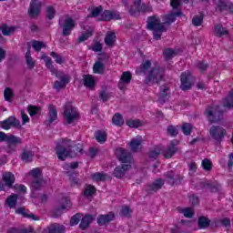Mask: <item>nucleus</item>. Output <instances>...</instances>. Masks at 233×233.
Masks as SVG:
<instances>
[{
	"instance_id": "nucleus-1",
	"label": "nucleus",
	"mask_w": 233,
	"mask_h": 233,
	"mask_svg": "<svg viewBox=\"0 0 233 233\" xmlns=\"http://www.w3.org/2000/svg\"><path fill=\"white\" fill-rule=\"evenodd\" d=\"M180 15L181 12H177L176 15H167L163 17L162 22L157 16H150L147 19V28L154 31L153 35L156 39H159L161 37V34L167 30V25H172V23L176 21V17Z\"/></svg>"
},
{
	"instance_id": "nucleus-2",
	"label": "nucleus",
	"mask_w": 233,
	"mask_h": 233,
	"mask_svg": "<svg viewBox=\"0 0 233 233\" xmlns=\"http://www.w3.org/2000/svg\"><path fill=\"white\" fill-rule=\"evenodd\" d=\"M71 147L72 142L68 139H63L58 141L56 146V156L58 159H60L61 161H65L66 157H76V156L83 154V145L78 144L77 148L73 147L74 151L70 152V150H72Z\"/></svg>"
},
{
	"instance_id": "nucleus-3",
	"label": "nucleus",
	"mask_w": 233,
	"mask_h": 233,
	"mask_svg": "<svg viewBox=\"0 0 233 233\" xmlns=\"http://www.w3.org/2000/svg\"><path fill=\"white\" fill-rule=\"evenodd\" d=\"M41 59H44L46 66L47 68H50L52 74L59 78V80L55 83V88L56 90H61V88H65V86H66V85L70 83V76L57 71V69H55L54 66H52V60L50 59V57L46 56V55H42Z\"/></svg>"
},
{
	"instance_id": "nucleus-4",
	"label": "nucleus",
	"mask_w": 233,
	"mask_h": 233,
	"mask_svg": "<svg viewBox=\"0 0 233 233\" xmlns=\"http://www.w3.org/2000/svg\"><path fill=\"white\" fill-rule=\"evenodd\" d=\"M101 12H103V7H96L91 15L92 17H96L97 21H110L112 19H119V15L110 12V11H105L102 15Z\"/></svg>"
},
{
	"instance_id": "nucleus-5",
	"label": "nucleus",
	"mask_w": 233,
	"mask_h": 233,
	"mask_svg": "<svg viewBox=\"0 0 233 233\" xmlns=\"http://www.w3.org/2000/svg\"><path fill=\"white\" fill-rule=\"evenodd\" d=\"M64 119L68 125H72V123H76L79 119V112L71 103L66 105Z\"/></svg>"
},
{
	"instance_id": "nucleus-6",
	"label": "nucleus",
	"mask_w": 233,
	"mask_h": 233,
	"mask_svg": "<svg viewBox=\"0 0 233 233\" xmlns=\"http://www.w3.org/2000/svg\"><path fill=\"white\" fill-rule=\"evenodd\" d=\"M164 74H165V69L157 66L151 68L147 77L146 78L147 85H154L156 83H159V81L163 79Z\"/></svg>"
},
{
	"instance_id": "nucleus-7",
	"label": "nucleus",
	"mask_w": 233,
	"mask_h": 233,
	"mask_svg": "<svg viewBox=\"0 0 233 233\" xmlns=\"http://www.w3.org/2000/svg\"><path fill=\"white\" fill-rule=\"evenodd\" d=\"M30 175L34 177L35 181L31 184L32 188L35 190H39L43 185H45V181H43V172L41 168L36 167L30 171Z\"/></svg>"
},
{
	"instance_id": "nucleus-8",
	"label": "nucleus",
	"mask_w": 233,
	"mask_h": 233,
	"mask_svg": "<svg viewBox=\"0 0 233 233\" xmlns=\"http://www.w3.org/2000/svg\"><path fill=\"white\" fill-rule=\"evenodd\" d=\"M180 81H181L180 87L183 90H189V88H192V86H194V83H196V79L194 78V76H192V75L188 71L181 75Z\"/></svg>"
},
{
	"instance_id": "nucleus-9",
	"label": "nucleus",
	"mask_w": 233,
	"mask_h": 233,
	"mask_svg": "<svg viewBox=\"0 0 233 233\" xmlns=\"http://www.w3.org/2000/svg\"><path fill=\"white\" fill-rule=\"evenodd\" d=\"M60 26L62 28L63 35H70V34H72V30H74L76 26V21L67 17L64 21H60Z\"/></svg>"
},
{
	"instance_id": "nucleus-10",
	"label": "nucleus",
	"mask_w": 233,
	"mask_h": 233,
	"mask_svg": "<svg viewBox=\"0 0 233 233\" xmlns=\"http://www.w3.org/2000/svg\"><path fill=\"white\" fill-rule=\"evenodd\" d=\"M134 5L129 10L132 15H136V14H139L141 12H150L152 7L147 6L145 4H141V0H134Z\"/></svg>"
},
{
	"instance_id": "nucleus-11",
	"label": "nucleus",
	"mask_w": 233,
	"mask_h": 233,
	"mask_svg": "<svg viewBox=\"0 0 233 233\" xmlns=\"http://www.w3.org/2000/svg\"><path fill=\"white\" fill-rule=\"evenodd\" d=\"M12 127H21L19 120L14 116H9L7 119L0 122V128H3V130H10Z\"/></svg>"
},
{
	"instance_id": "nucleus-12",
	"label": "nucleus",
	"mask_w": 233,
	"mask_h": 233,
	"mask_svg": "<svg viewBox=\"0 0 233 233\" xmlns=\"http://www.w3.org/2000/svg\"><path fill=\"white\" fill-rule=\"evenodd\" d=\"M3 181L5 184L0 182V190H5V187H12L15 182V177L10 172L3 174Z\"/></svg>"
},
{
	"instance_id": "nucleus-13",
	"label": "nucleus",
	"mask_w": 233,
	"mask_h": 233,
	"mask_svg": "<svg viewBox=\"0 0 233 233\" xmlns=\"http://www.w3.org/2000/svg\"><path fill=\"white\" fill-rule=\"evenodd\" d=\"M41 12V1L32 0L28 9V14L30 17H37Z\"/></svg>"
},
{
	"instance_id": "nucleus-14",
	"label": "nucleus",
	"mask_w": 233,
	"mask_h": 233,
	"mask_svg": "<svg viewBox=\"0 0 233 233\" xmlns=\"http://www.w3.org/2000/svg\"><path fill=\"white\" fill-rule=\"evenodd\" d=\"M206 116L211 123H216V121H218L219 118H218L219 116H221V113H219V107H209L206 110Z\"/></svg>"
},
{
	"instance_id": "nucleus-15",
	"label": "nucleus",
	"mask_w": 233,
	"mask_h": 233,
	"mask_svg": "<svg viewBox=\"0 0 233 233\" xmlns=\"http://www.w3.org/2000/svg\"><path fill=\"white\" fill-rule=\"evenodd\" d=\"M116 156L122 163H132V157L127 153V150L119 147L116 150Z\"/></svg>"
},
{
	"instance_id": "nucleus-16",
	"label": "nucleus",
	"mask_w": 233,
	"mask_h": 233,
	"mask_svg": "<svg viewBox=\"0 0 233 233\" xmlns=\"http://www.w3.org/2000/svg\"><path fill=\"white\" fill-rule=\"evenodd\" d=\"M131 79H132V75L130 74V72H124L118 83V88L120 90H125V88L127 87V85L130 83Z\"/></svg>"
},
{
	"instance_id": "nucleus-17",
	"label": "nucleus",
	"mask_w": 233,
	"mask_h": 233,
	"mask_svg": "<svg viewBox=\"0 0 233 233\" xmlns=\"http://www.w3.org/2000/svg\"><path fill=\"white\" fill-rule=\"evenodd\" d=\"M209 134L214 137V139H219L225 136L226 131L219 127H212L209 130Z\"/></svg>"
},
{
	"instance_id": "nucleus-18",
	"label": "nucleus",
	"mask_w": 233,
	"mask_h": 233,
	"mask_svg": "<svg viewBox=\"0 0 233 233\" xmlns=\"http://www.w3.org/2000/svg\"><path fill=\"white\" fill-rule=\"evenodd\" d=\"M114 213L110 212L106 215H100L97 217V223L100 226L106 225V223H110V221H114Z\"/></svg>"
},
{
	"instance_id": "nucleus-19",
	"label": "nucleus",
	"mask_w": 233,
	"mask_h": 233,
	"mask_svg": "<svg viewBox=\"0 0 233 233\" xmlns=\"http://www.w3.org/2000/svg\"><path fill=\"white\" fill-rule=\"evenodd\" d=\"M141 145H143V137H137L131 140L129 147L132 152H137L141 148Z\"/></svg>"
},
{
	"instance_id": "nucleus-20",
	"label": "nucleus",
	"mask_w": 233,
	"mask_h": 233,
	"mask_svg": "<svg viewBox=\"0 0 233 233\" xmlns=\"http://www.w3.org/2000/svg\"><path fill=\"white\" fill-rule=\"evenodd\" d=\"M130 165L124 164L122 167H117L115 169L114 176L115 177H123L127 170H130Z\"/></svg>"
},
{
	"instance_id": "nucleus-21",
	"label": "nucleus",
	"mask_w": 233,
	"mask_h": 233,
	"mask_svg": "<svg viewBox=\"0 0 233 233\" xmlns=\"http://www.w3.org/2000/svg\"><path fill=\"white\" fill-rule=\"evenodd\" d=\"M61 206L58 208L59 212H65L66 210H70L72 208V202L70 201V198L67 197H64L60 200Z\"/></svg>"
},
{
	"instance_id": "nucleus-22",
	"label": "nucleus",
	"mask_w": 233,
	"mask_h": 233,
	"mask_svg": "<svg viewBox=\"0 0 233 233\" xmlns=\"http://www.w3.org/2000/svg\"><path fill=\"white\" fill-rule=\"evenodd\" d=\"M84 85L86 88L94 90V86H96V78H94L92 75L84 76Z\"/></svg>"
},
{
	"instance_id": "nucleus-23",
	"label": "nucleus",
	"mask_w": 233,
	"mask_h": 233,
	"mask_svg": "<svg viewBox=\"0 0 233 233\" xmlns=\"http://www.w3.org/2000/svg\"><path fill=\"white\" fill-rule=\"evenodd\" d=\"M93 71L94 74H103V72H105V62L101 58H98L95 63Z\"/></svg>"
},
{
	"instance_id": "nucleus-24",
	"label": "nucleus",
	"mask_w": 233,
	"mask_h": 233,
	"mask_svg": "<svg viewBox=\"0 0 233 233\" xmlns=\"http://www.w3.org/2000/svg\"><path fill=\"white\" fill-rule=\"evenodd\" d=\"M148 68H150V62L148 60H145L136 70V72L137 76H143V74H147Z\"/></svg>"
},
{
	"instance_id": "nucleus-25",
	"label": "nucleus",
	"mask_w": 233,
	"mask_h": 233,
	"mask_svg": "<svg viewBox=\"0 0 233 233\" xmlns=\"http://www.w3.org/2000/svg\"><path fill=\"white\" fill-rule=\"evenodd\" d=\"M175 145L176 144H174V142H171V146L163 152L164 157H166L167 159H170V157H172V156L176 154L177 148H176Z\"/></svg>"
},
{
	"instance_id": "nucleus-26",
	"label": "nucleus",
	"mask_w": 233,
	"mask_h": 233,
	"mask_svg": "<svg viewBox=\"0 0 233 233\" xmlns=\"http://www.w3.org/2000/svg\"><path fill=\"white\" fill-rule=\"evenodd\" d=\"M105 43L107 46H112L116 43V33L109 31L105 37Z\"/></svg>"
},
{
	"instance_id": "nucleus-27",
	"label": "nucleus",
	"mask_w": 233,
	"mask_h": 233,
	"mask_svg": "<svg viewBox=\"0 0 233 233\" xmlns=\"http://www.w3.org/2000/svg\"><path fill=\"white\" fill-rule=\"evenodd\" d=\"M92 221H94V218L90 215H86L82 218V221L80 223V228H82V230H85V228H88V227L90 226V223H92Z\"/></svg>"
},
{
	"instance_id": "nucleus-28",
	"label": "nucleus",
	"mask_w": 233,
	"mask_h": 233,
	"mask_svg": "<svg viewBox=\"0 0 233 233\" xmlns=\"http://www.w3.org/2000/svg\"><path fill=\"white\" fill-rule=\"evenodd\" d=\"M217 5L219 10H228V12L233 14V4H227L225 0H219Z\"/></svg>"
},
{
	"instance_id": "nucleus-29",
	"label": "nucleus",
	"mask_w": 233,
	"mask_h": 233,
	"mask_svg": "<svg viewBox=\"0 0 233 233\" xmlns=\"http://www.w3.org/2000/svg\"><path fill=\"white\" fill-rule=\"evenodd\" d=\"M57 119V109H56V106H49V115L47 116L48 123H54Z\"/></svg>"
},
{
	"instance_id": "nucleus-30",
	"label": "nucleus",
	"mask_w": 233,
	"mask_h": 233,
	"mask_svg": "<svg viewBox=\"0 0 233 233\" xmlns=\"http://www.w3.org/2000/svg\"><path fill=\"white\" fill-rule=\"evenodd\" d=\"M30 46H32L35 52H39L42 48H45L46 45L43 42L33 40L28 45V52H30Z\"/></svg>"
},
{
	"instance_id": "nucleus-31",
	"label": "nucleus",
	"mask_w": 233,
	"mask_h": 233,
	"mask_svg": "<svg viewBox=\"0 0 233 233\" xmlns=\"http://www.w3.org/2000/svg\"><path fill=\"white\" fill-rule=\"evenodd\" d=\"M85 30H86V33L82 34L78 38L79 43H83L84 41H86V39H88V37L92 35V32H94V29L88 25L85 27Z\"/></svg>"
},
{
	"instance_id": "nucleus-32",
	"label": "nucleus",
	"mask_w": 233,
	"mask_h": 233,
	"mask_svg": "<svg viewBox=\"0 0 233 233\" xmlns=\"http://www.w3.org/2000/svg\"><path fill=\"white\" fill-rule=\"evenodd\" d=\"M1 31L4 35H12L15 32V26L3 25Z\"/></svg>"
},
{
	"instance_id": "nucleus-33",
	"label": "nucleus",
	"mask_w": 233,
	"mask_h": 233,
	"mask_svg": "<svg viewBox=\"0 0 233 233\" xmlns=\"http://www.w3.org/2000/svg\"><path fill=\"white\" fill-rule=\"evenodd\" d=\"M4 97L5 101L12 103V101H14V89L11 87H5L4 90Z\"/></svg>"
},
{
	"instance_id": "nucleus-34",
	"label": "nucleus",
	"mask_w": 233,
	"mask_h": 233,
	"mask_svg": "<svg viewBox=\"0 0 233 233\" xmlns=\"http://www.w3.org/2000/svg\"><path fill=\"white\" fill-rule=\"evenodd\" d=\"M15 213L23 216L24 218H29L31 219H34L35 221H37L35 216L28 214V210H26L25 208H18L15 210Z\"/></svg>"
},
{
	"instance_id": "nucleus-35",
	"label": "nucleus",
	"mask_w": 233,
	"mask_h": 233,
	"mask_svg": "<svg viewBox=\"0 0 233 233\" xmlns=\"http://www.w3.org/2000/svg\"><path fill=\"white\" fill-rule=\"evenodd\" d=\"M170 94V88L168 86H160V98L162 101H167L168 99V95Z\"/></svg>"
},
{
	"instance_id": "nucleus-36",
	"label": "nucleus",
	"mask_w": 233,
	"mask_h": 233,
	"mask_svg": "<svg viewBox=\"0 0 233 233\" xmlns=\"http://www.w3.org/2000/svg\"><path fill=\"white\" fill-rule=\"evenodd\" d=\"M6 205L8 206L9 208H15V205H17V195L13 194L9 196L6 198Z\"/></svg>"
},
{
	"instance_id": "nucleus-37",
	"label": "nucleus",
	"mask_w": 233,
	"mask_h": 233,
	"mask_svg": "<svg viewBox=\"0 0 233 233\" xmlns=\"http://www.w3.org/2000/svg\"><path fill=\"white\" fill-rule=\"evenodd\" d=\"M5 142L10 146H15V145H20L21 143V138L15 137V136H7L6 135V138H5Z\"/></svg>"
},
{
	"instance_id": "nucleus-38",
	"label": "nucleus",
	"mask_w": 233,
	"mask_h": 233,
	"mask_svg": "<svg viewBox=\"0 0 233 233\" xmlns=\"http://www.w3.org/2000/svg\"><path fill=\"white\" fill-rule=\"evenodd\" d=\"M95 137L98 143H105V141H106V133L105 131L98 130L95 133Z\"/></svg>"
},
{
	"instance_id": "nucleus-39",
	"label": "nucleus",
	"mask_w": 233,
	"mask_h": 233,
	"mask_svg": "<svg viewBox=\"0 0 233 233\" xmlns=\"http://www.w3.org/2000/svg\"><path fill=\"white\" fill-rule=\"evenodd\" d=\"M176 56H177V50L176 49L168 48L164 51V57H166V59H172L176 57Z\"/></svg>"
},
{
	"instance_id": "nucleus-40",
	"label": "nucleus",
	"mask_w": 233,
	"mask_h": 233,
	"mask_svg": "<svg viewBox=\"0 0 233 233\" xmlns=\"http://www.w3.org/2000/svg\"><path fill=\"white\" fill-rule=\"evenodd\" d=\"M112 121L116 127H121L125 123V120L120 114H115Z\"/></svg>"
},
{
	"instance_id": "nucleus-41",
	"label": "nucleus",
	"mask_w": 233,
	"mask_h": 233,
	"mask_svg": "<svg viewBox=\"0 0 233 233\" xmlns=\"http://www.w3.org/2000/svg\"><path fill=\"white\" fill-rule=\"evenodd\" d=\"M162 150H163V147L156 146L150 151V154H149L150 157H153V158L157 157V156H159V154H161Z\"/></svg>"
},
{
	"instance_id": "nucleus-42",
	"label": "nucleus",
	"mask_w": 233,
	"mask_h": 233,
	"mask_svg": "<svg viewBox=\"0 0 233 233\" xmlns=\"http://www.w3.org/2000/svg\"><path fill=\"white\" fill-rule=\"evenodd\" d=\"M208 225H210V219H208L206 217H200L198 218V227L200 228H207V227H208Z\"/></svg>"
},
{
	"instance_id": "nucleus-43",
	"label": "nucleus",
	"mask_w": 233,
	"mask_h": 233,
	"mask_svg": "<svg viewBox=\"0 0 233 233\" xmlns=\"http://www.w3.org/2000/svg\"><path fill=\"white\" fill-rule=\"evenodd\" d=\"M214 34H216L218 36L227 35L228 31L225 29V27L218 25L214 28Z\"/></svg>"
},
{
	"instance_id": "nucleus-44",
	"label": "nucleus",
	"mask_w": 233,
	"mask_h": 233,
	"mask_svg": "<svg viewBox=\"0 0 233 233\" xmlns=\"http://www.w3.org/2000/svg\"><path fill=\"white\" fill-rule=\"evenodd\" d=\"M127 127H130V128H137L138 127H141V125H143V122L136 119H128L127 120Z\"/></svg>"
},
{
	"instance_id": "nucleus-45",
	"label": "nucleus",
	"mask_w": 233,
	"mask_h": 233,
	"mask_svg": "<svg viewBox=\"0 0 233 233\" xmlns=\"http://www.w3.org/2000/svg\"><path fill=\"white\" fill-rule=\"evenodd\" d=\"M29 116H34L41 114V107H37L35 106H29L28 108Z\"/></svg>"
},
{
	"instance_id": "nucleus-46",
	"label": "nucleus",
	"mask_w": 233,
	"mask_h": 233,
	"mask_svg": "<svg viewBox=\"0 0 233 233\" xmlns=\"http://www.w3.org/2000/svg\"><path fill=\"white\" fill-rule=\"evenodd\" d=\"M95 192H96V187H94V186L92 185H88V186H86L84 189V196L88 198L90 196H94Z\"/></svg>"
},
{
	"instance_id": "nucleus-47",
	"label": "nucleus",
	"mask_w": 233,
	"mask_h": 233,
	"mask_svg": "<svg viewBox=\"0 0 233 233\" xmlns=\"http://www.w3.org/2000/svg\"><path fill=\"white\" fill-rule=\"evenodd\" d=\"M107 177L108 176L103 173H95L94 175H92L93 181H105Z\"/></svg>"
},
{
	"instance_id": "nucleus-48",
	"label": "nucleus",
	"mask_w": 233,
	"mask_h": 233,
	"mask_svg": "<svg viewBox=\"0 0 233 233\" xmlns=\"http://www.w3.org/2000/svg\"><path fill=\"white\" fill-rule=\"evenodd\" d=\"M192 23L195 26H201V24L203 23V15L199 14L193 17Z\"/></svg>"
},
{
	"instance_id": "nucleus-49",
	"label": "nucleus",
	"mask_w": 233,
	"mask_h": 233,
	"mask_svg": "<svg viewBox=\"0 0 233 233\" xmlns=\"http://www.w3.org/2000/svg\"><path fill=\"white\" fill-rule=\"evenodd\" d=\"M25 61L27 63L28 68H34L35 62L34 61V59H32V56H30V51H27V53L25 54Z\"/></svg>"
},
{
	"instance_id": "nucleus-50",
	"label": "nucleus",
	"mask_w": 233,
	"mask_h": 233,
	"mask_svg": "<svg viewBox=\"0 0 233 233\" xmlns=\"http://www.w3.org/2000/svg\"><path fill=\"white\" fill-rule=\"evenodd\" d=\"M32 156L33 154L31 153V151H23L21 157L23 161L28 163V161H32Z\"/></svg>"
},
{
	"instance_id": "nucleus-51",
	"label": "nucleus",
	"mask_w": 233,
	"mask_h": 233,
	"mask_svg": "<svg viewBox=\"0 0 233 233\" xmlns=\"http://www.w3.org/2000/svg\"><path fill=\"white\" fill-rule=\"evenodd\" d=\"M80 221H81V215L76 214L72 217V218L70 220V225H71V227H76V225H77Z\"/></svg>"
},
{
	"instance_id": "nucleus-52",
	"label": "nucleus",
	"mask_w": 233,
	"mask_h": 233,
	"mask_svg": "<svg viewBox=\"0 0 233 233\" xmlns=\"http://www.w3.org/2000/svg\"><path fill=\"white\" fill-rule=\"evenodd\" d=\"M51 56L55 58L56 63L58 65H63V63H65V58L61 56H58L57 53L52 52Z\"/></svg>"
},
{
	"instance_id": "nucleus-53",
	"label": "nucleus",
	"mask_w": 233,
	"mask_h": 233,
	"mask_svg": "<svg viewBox=\"0 0 233 233\" xmlns=\"http://www.w3.org/2000/svg\"><path fill=\"white\" fill-rule=\"evenodd\" d=\"M182 214H184L185 218H192L194 216V209L191 208H186L181 210Z\"/></svg>"
},
{
	"instance_id": "nucleus-54",
	"label": "nucleus",
	"mask_w": 233,
	"mask_h": 233,
	"mask_svg": "<svg viewBox=\"0 0 233 233\" xmlns=\"http://www.w3.org/2000/svg\"><path fill=\"white\" fill-rule=\"evenodd\" d=\"M182 132L185 136H188L192 132V126L190 124H184L182 126Z\"/></svg>"
},
{
	"instance_id": "nucleus-55",
	"label": "nucleus",
	"mask_w": 233,
	"mask_h": 233,
	"mask_svg": "<svg viewBox=\"0 0 233 233\" xmlns=\"http://www.w3.org/2000/svg\"><path fill=\"white\" fill-rule=\"evenodd\" d=\"M202 167L204 170H211L212 169V162L208 159H204L202 161Z\"/></svg>"
},
{
	"instance_id": "nucleus-56",
	"label": "nucleus",
	"mask_w": 233,
	"mask_h": 233,
	"mask_svg": "<svg viewBox=\"0 0 233 233\" xmlns=\"http://www.w3.org/2000/svg\"><path fill=\"white\" fill-rule=\"evenodd\" d=\"M161 187H163V179L158 178L154 182L152 190H158V188H161Z\"/></svg>"
},
{
	"instance_id": "nucleus-57",
	"label": "nucleus",
	"mask_w": 233,
	"mask_h": 233,
	"mask_svg": "<svg viewBox=\"0 0 233 233\" xmlns=\"http://www.w3.org/2000/svg\"><path fill=\"white\" fill-rule=\"evenodd\" d=\"M15 189L19 194H26V187L23 185H15Z\"/></svg>"
},
{
	"instance_id": "nucleus-58",
	"label": "nucleus",
	"mask_w": 233,
	"mask_h": 233,
	"mask_svg": "<svg viewBox=\"0 0 233 233\" xmlns=\"http://www.w3.org/2000/svg\"><path fill=\"white\" fill-rule=\"evenodd\" d=\"M91 50H93V52H101V50H103V46H101V43L96 42L91 47Z\"/></svg>"
},
{
	"instance_id": "nucleus-59",
	"label": "nucleus",
	"mask_w": 233,
	"mask_h": 233,
	"mask_svg": "<svg viewBox=\"0 0 233 233\" xmlns=\"http://www.w3.org/2000/svg\"><path fill=\"white\" fill-rule=\"evenodd\" d=\"M55 15H56V9H54V7H52V6L47 7L48 19H54Z\"/></svg>"
},
{
	"instance_id": "nucleus-60",
	"label": "nucleus",
	"mask_w": 233,
	"mask_h": 233,
	"mask_svg": "<svg viewBox=\"0 0 233 233\" xmlns=\"http://www.w3.org/2000/svg\"><path fill=\"white\" fill-rule=\"evenodd\" d=\"M167 132L170 136H177V127L174 126H169L167 128Z\"/></svg>"
},
{
	"instance_id": "nucleus-61",
	"label": "nucleus",
	"mask_w": 233,
	"mask_h": 233,
	"mask_svg": "<svg viewBox=\"0 0 233 233\" xmlns=\"http://www.w3.org/2000/svg\"><path fill=\"white\" fill-rule=\"evenodd\" d=\"M65 228L63 226L56 225L54 229H51L50 233H63Z\"/></svg>"
},
{
	"instance_id": "nucleus-62",
	"label": "nucleus",
	"mask_w": 233,
	"mask_h": 233,
	"mask_svg": "<svg viewBox=\"0 0 233 233\" xmlns=\"http://www.w3.org/2000/svg\"><path fill=\"white\" fill-rule=\"evenodd\" d=\"M21 116H22V125L30 123V117H28V115L25 114V112L22 111Z\"/></svg>"
},
{
	"instance_id": "nucleus-63",
	"label": "nucleus",
	"mask_w": 233,
	"mask_h": 233,
	"mask_svg": "<svg viewBox=\"0 0 233 233\" xmlns=\"http://www.w3.org/2000/svg\"><path fill=\"white\" fill-rule=\"evenodd\" d=\"M109 98L110 96L108 95V93H106V91L100 92V99H102V101H108Z\"/></svg>"
},
{
	"instance_id": "nucleus-64",
	"label": "nucleus",
	"mask_w": 233,
	"mask_h": 233,
	"mask_svg": "<svg viewBox=\"0 0 233 233\" xmlns=\"http://www.w3.org/2000/svg\"><path fill=\"white\" fill-rule=\"evenodd\" d=\"M190 174H194L198 170V166L194 162H190L188 165Z\"/></svg>"
}]
</instances>
